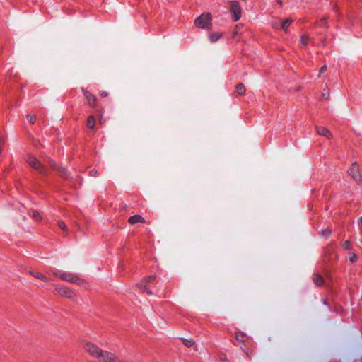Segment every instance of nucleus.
<instances>
[{"mask_svg":"<svg viewBox=\"0 0 362 362\" xmlns=\"http://www.w3.org/2000/svg\"><path fill=\"white\" fill-rule=\"evenodd\" d=\"M83 349L92 357L103 362H123L115 353L105 351L91 342H86Z\"/></svg>","mask_w":362,"mask_h":362,"instance_id":"f257e3e1","label":"nucleus"},{"mask_svg":"<svg viewBox=\"0 0 362 362\" xmlns=\"http://www.w3.org/2000/svg\"><path fill=\"white\" fill-rule=\"evenodd\" d=\"M211 23V16L209 13L202 14L194 21L195 25L202 29L209 28Z\"/></svg>","mask_w":362,"mask_h":362,"instance_id":"f03ea898","label":"nucleus"},{"mask_svg":"<svg viewBox=\"0 0 362 362\" xmlns=\"http://www.w3.org/2000/svg\"><path fill=\"white\" fill-rule=\"evenodd\" d=\"M229 10L232 14V18L234 21H238L242 16V9L239 3L236 1H231L229 2Z\"/></svg>","mask_w":362,"mask_h":362,"instance_id":"7ed1b4c3","label":"nucleus"},{"mask_svg":"<svg viewBox=\"0 0 362 362\" xmlns=\"http://www.w3.org/2000/svg\"><path fill=\"white\" fill-rule=\"evenodd\" d=\"M27 162L35 170H39V172L42 174L46 173V168L37 160V159L33 156H28L27 158Z\"/></svg>","mask_w":362,"mask_h":362,"instance_id":"20e7f679","label":"nucleus"},{"mask_svg":"<svg viewBox=\"0 0 362 362\" xmlns=\"http://www.w3.org/2000/svg\"><path fill=\"white\" fill-rule=\"evenodd\" d=\"M55 290L57 291L58 294L61 296L69 298L74 299L76 298V294L74 292L65 286H55Z\"/></svg>","mask_w":362,"mask_h":362,"instance_id":"39448f33","label":"nucleus"},{"mask_svg":"<svg viewBox=\"0 0 362 362\" xmlns=\"http://www.w3.org/2000/svg\"><path fill=\"white\" fill-rule=\"evenodd\" d=\"M349 174L351 177L356 182L361 181V175L358 170V164L356 162H354L351 168L348 171Z\"/></svg>","mask_w":362,"mask_h":362,"instance_id":"423d86ee","label":"nucleus"},{"mask_svg":"<svg viewBox=\"0 0 362 362\" xmlns=\"http://www.w3.org/2000/svg\"><path fill=\"white\" fill-rule=\"evenodd\" d=\"M50 166L54 170L58 171L62 176H64L66 178L69 177L67 170L63 167H57L56 163L52 160H50Z\"/></svg>","mask_w":362,"mask_h":362,"instance_id":"0eeeda50","label":"nucleus"},{"mask_svg":"<svg viewBox=\"0 0 362 362\" xmlns=\"http://www.w3.org/2000/svg\"><path fill=\"white\" fill-rule=\"evenodd\" d=\"M316 132L321 136H325L329 139H332V135L331 132L325 127H316Z\"/></svg>","mask_w":362,"mask_h":362,"instance_id":"6e6552de","label":"nucleus"},{"mask_svg":"<svg viewBox=\"0 0 362 362\" xmlns=\"http://www.w3.org/2000/svg\"><path fill=\"white\" fill-rule=\"evenodd\" d=\"M83 92L84 93V95L86 96L87 100H88V104L90 105V106H95L96 105V98L95 95H93V94L90 93L89 92L86 91V90H83Z\"/></svg>","mask_w":362,"mask_h":362,"instance_id":"1a4fd4ad","label":"nucleus"},{"mask_svg":"<svg viewBox=\"0 0 362 362\" xmlns=\"http://www.w3.org/2000/svg\"><path fill=\"white\" fill-rule=\"evenodd\" d=\"M54 274L57 276H59L61 279L71 283H72V281H74V277L75 276L72 274L67 273H62L60 274H58L57 273H54Z\"/></svg>","mask_w":362,"mask_h":362,"instance_id":"9d476101","label":"nucleus"},{"mask_svg":"<svg viewBox=\"0 0 362 362\" xmlns=\"http://www.w3.org/2000/svg\"><path fill=\"white\" fill-rule=\"evenodd\" d=\"M128 222L130 224H135L137 223H145V219L140 215H134L129 218Z\"/></svg>","mask_w":362,"mask_h":362,"instance_id":"9b49d317","label":"nucleus"},{"mask_svg":"<svg viewBox=\"0 0 362 362\" xmlns=\"http://www.w3.org/2000/svg\"><path fill=\"white\" fill-rule=\"evenodd\" d=\"M313 281L316 286H322L324 283L323 277L320 274H315L313 276Z\"/></svg>","mask_w":362,"mask_h":362,"instance_id":"f8f14e48","label":"nucleus"},{"mask_svg":"<svg viewBox=\"0 0 362 362\" xmlns=\"http://www.w3.org/2000/svg\"><path fill=\"white\" fill-rule=\"evenodd\" d=\"M30 274L32 275L33 276L35 277V278H37L39 279H41L44 281H49V279L46 277L45 275H43L42 274L38 272H36V271H30L29 272Z\"/></svg>","mask_w":362,"mask_h":362,"instance_id":"ddd939ff","label":"nucleus"},{"mask_svg":"<svg viewBox=\"0 0 362 362\" xmlns=\"http://www.w3.org/2000/svg\"><path fill=\"white\" fill-rule=\"evenodd\" d=\"M293 20L291 18H286L284 21L281 23V28L285 31L287 32L288 27L291 24Z\"/></svg>","mask_w":362,"mask_h":362,"instance_id":"4468645a","label":"nucleus"},{"mask_svg":"<svg viewBox=\"0 0 362 362\" xmlns=\"http://www.w3.org/2000/svg\"><path fill=\"white\" fill-rule=\"evenodd\" d=\"M222 35L221 33H214L209 35V40L211 42L218 41Z\"/></svg>","mask_w":362,"mask_h":362,"instance_id":"2eb2a0df","label":"nucleus"},{"mask_svg":"<svg viewBox=\"0 0 362 362\" xmlns=\"http://www.w3.org/2000/svg\"><path fill=\"white\" fill-rule=\"evenodd\" d=\"M95 120L93 116L90 115L87 119V126L90 129H93L95 127Z\"/></svg>","mask_w":362,"mask_h":362,"instance_id":"dca6fc26","label":"nucleus"},{"mask_svg":"<svg viewBox=\"0 0 362 362\" xmlns=\"http://www.w3.org/2000/svg\"><path fill=\"white\" fill-rule=\"evenodd\" d=\"M138 286L139 287V288L143 290L147 294H148V295L153 294L152 291L151 289H149L146 284H144L143 283H139V284H138Z\"/></svg>","mask_w":362,"mask_h":362,"instance_id":"f3484780","label":"nucleus"},{"mask_svg":"<svg viewBox=\"0 0 362 362\" xmlns=\"http://www.w3.org/2000/svg\"><path fill=\"white\" fill-rule=\"evenodd\" d=\"M236 90L239 95H243L245 93V87L243 83H238L236 86Z\"/></svg>","mask_w":362,"mask_h":362,"instance_id":"a211bd4d","label":"nucleus"},{"mask_svg":"<svg viewBox=\"0 0 362 362\" xmlns=\"http://www.w3.org/2000/svg\"><path fill=\"white\" fill-rule=\"evenodd\" d=\"M245 337L246 335L242 332H238L235 333V339L237 341L240 342H245Z\"/></svg>","mask_w":362,"mask_h":362,"instance_id":"6ab92c4d","label":"nucleus"},{"mask_svg":"<svg viewBox=\"0 0 362 362\" xmlns=\"http://www.w3.org/2000/svg\"><path fill=\"white\" fill-rule=\"evenodd\" d=\"M331 233H332V230L329 228H327L325 230H322L320 232V235L324 237L325 238H328L330 235Z\"/></svg>","mask_w":362,"mask_h":362,"instance_id":"aec40b11","label":"nucleus"},{"mask_svg":"<svg viewBox=\"0 0 362 362\" xmlns=\"http://www.w3.org/2000/svg\"><path fill=\"white\" fill-rule=\"evenodd\" d=\"M182 341H183V344L187 347H192L194 344V341L192 339H187L183 338Z\"/></svg>","mask_w":362,"mask_h":362,"instance_id":"412c9836","label":"nucleus"},{"mask_svg":"<svg viewBox=\"0 0 362 362\" xmlns=\"http://www.w3.org/2000/svg\"><path fill=\"white\" fill-rule=\"evenodd\" d=\"M32 217L33 219H35L37 221H39L41 220V216H40V213L35 210L32 211Z\"/></svg>","mask_w":362,"mask_h":362,"instance_id":"4be33fe9","label":"nucleus"},{"mask_svg":"<svg viewBox=\"0 0 362 362\" xmlns=\"http://www.w3.org/2000/svg\"><path fill=\"white\" fill-rule=\"evenodd\" d=\"M72 283H74L78 286H82L85 283V281L83 279H81L78 278V276H74V281H72Z\"/></svg>","mask_w":362,"mask_h":362,"instance_id":"5701e85b","label":"nucleus"},{"mask_svg":"<svg viewBox=\"0 0 362 362\" xmlns=\"http://www.w3.org/2000/svg\"><path fill=\"white\" fill-rule=\"evenodd\" d=\"M155 276H149L141 283H143L144 284H146L148 286L150 284V283L155 279Z\"/></svg>","mask_w":362,"mask_h":362,"instance_id":"b1692460","label":"nucleus"},{"mask_svg":"<svg viewBox=\"0 0 362 362\" xmlns=\"http://www.w3.org/2000/svg\"><path fill=\"white\" fill-rule=\"evenodd\" d=\"M327 21H328V18H322V19H320L318 22H317V24L319 25V26L320 27H326L327 26Z\"/></svg>","mask_w":362,"mask_h":362,"instance_id":"393cba45","label":"nucleus"},{"mask_svg":"<svg viewBox=\"0 0 362 362\" xmlns=\"http://www.w3.org/2000/svg\"><path fill=\"white\" fill-rule=\"evenodd\" d=\"M349 259L351 262H355L358 259V257L356 253H349Z\"/></svg>","mask_w":362,"mask_h":362,"instance_id":"a878e982","label":"nucleus"},{"mask_svg":"<svg viewBox=\"0 0 362 362\" xmlns=\"http://www.w3.org/2000/svg\"><path fill=\"white\" fill-rule=\"evenodd\" d=\"M341 247L344 250L351 249V243L349 240H345L341 243Z\"/></svg>","mask_w":362,"mask_h":362,"instance_id":"bb28decb","label":"nucleus"},{"mask_svg":"<svg viewBox=\"0 0 362 362\" xmlns=\"http://www.w3.org/2000/svg\"><path fill=\"white\" fill-rule=\"evenodd\" d=\"M308 40H309V37L308 35H302V37L300 38V41L303 45H306L308 42Z\"/></svg>","mask_w":362,"mask_h":362,"instance_id":"cd10ccee","label":"nucleus"},{"mask_svg":"<svg viewBox=\"0 0 362 362\" xmlns=\"http://www.w3.org/2000/svg\"><path fill=\"white\" fill-rule=\"evenodd\" d=\"M27 117L29 119V122L30 124H35V115H28Z\"/></svg>","mask_w":362,"mask_h":362,"instance_id":"c85d7f7f","label":"nucleus"},{"mask_svg":"<svg viewBox=\"0 0 362 362\" xmlns=\"http://www.w3.org/2000/svg\"><path fill=\"white\" fill-rule=\"evenodd\" d=\"M58 225H59V227L62 230H66V224L63 221H59Z\"/></svg>","mask_w":362,"mask_h":362,"instance_id":"c756f323","label":"nucleus"},{"mask_svg":"<svg viewBox=\"0 0 362 362\" xmlns=\"http://www.w3.org/2000/svg\"><path fill=\"white\" fill-rule=\"evenodd\" d=\"M327 69V66L326 65L322 66L320 68V69L318 76L320 77V74H321L322 73L325 72Z\"/></svg>","mask_w":362,"mask_h":362,"instance_id":"7c9ffc66","label":"nucleus"},{"mask_svg":"<svg viewBox=\"0 0 362 362\" xmlns=\"http://www.w3.org/2000/svg\"><path fill=\"white\" fill-rule=\"evenodd\" d=\"M89 174L90 176H95L97 174V170L95 169H92L90 170Z\"/></svg>","mask_w":362,"mask_h":362,"instance_id":"2f4dec72","label":"nucleus"},{"mask_svg":"<svg viewBox=\"0 0 362 362\" xmlns=\"http://www.w3.org/2000/svg\"><path fill=\"white\" fill-rule=\"evenodd\" d=\"M357 224L358 227L362 228V217L358 218L357 221Z\"/></svg>","mask_w":362,"mask_h":362,"instance_id":"473e14b6","label":"nucleus"},{"mask_svg":"<svg viewBox=\"0 0 362 362\" xmlns=\"http://www.w3.org/2000/svg\"><path fill=\"white\" fill-rule=\"evenodd\" d=\"M100 95H101L102 96H103V97H106V96H107V95H108V93H106L105 91H100Z\"/></svg>","mask_w":362,"mask_h":362,"instance_id":"72a5a7b5","label":"nucleus"},{"mask_svg":"<svg viewBox=\"0 0 362 362\" xmlns=\"http://www.w3.org/2000/svg\"><path fill=\"white\" fill-rule=\"evenodd\" d=\"M322 95H323L325 99H327L328 97H329V91H327V93H323Z\"/></svg>","mask_w":362,"mask_h":362,"instance_id":"f704fd0d","label":"nucleus"},{"mask_svg":"<svg viewBox=\"0 0 362 362\" xmlns=\"http://www.w3.org/2000/svg\"><path fill=\"white\" fill-rule=\"evenodd\" d=\"M272 27L274 28H278V23H272Z\"/></svg>","mask_w":362,"mask_h":362,"instance_id":"c9c22d12","label":"nucleus"},{"mask_svg":"<svg viewBox=\"0 0 362 362\" xmlns=\"http://www.w3.org/2000/svg\"><path fill=\"white\" fill-rule=\"evenodd\" d=\"M277 2H278L279 4H282L281 0H277Z\"/></svg>","mask_w":362,"mask_h":362,"instance_id":"e433bc0d","label":"nucleus"}]
</instances>
